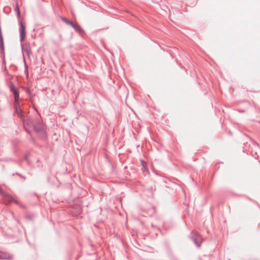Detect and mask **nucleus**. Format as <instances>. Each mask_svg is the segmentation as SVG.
<instances>
[{
    "mask_svg": "<svg viewBox=\"0 0 260 260\" xmlns=\"http://www.w3.org/2000/svg\"><path fill=\"white\" fill-rule=\"evenodd\" d=\"M34 131L38 136L42 139H45L47 137L45 125L42 121L39 119H35V124L33 127Z\"/></svg>",
    "mask_w": 260,
    "mask_h": 260,
    "instance_id": "obj_1",
    "label": "nucleus"
},
{
    "mask_svg": "<svg viewBox=\"0 0 260 260\" xmlns=\"http://www.w3.org/2000/svg\"><path fill=\"white\" fill-rule=\"evenodd\" d=\"M0 194L4 197L6 204L14 202L22 208H24V206L21 205L18 201L15 200L12 196L2 189H0Z\"/></svg>",
    "mask_w": 260,
    "mask_h": 260,
    "instance_id": "obj_2",
    "label": "nucleus"
},
{
    "mask_svg": "<svg viewBox=\"0 0 260 260\" xmlns=\"http://www.w3.org/2000/svg\"><path fill=\"white\" fill-rule=\"evenodd\" d=\"M190 238L198 247H200L202 242L201 236L195 231H192L189 236Z\"/></svg>",
    "mask_w": 260,
    "mask_h": 260,
    "instance_id": "obj_3",
    "label": "nucleus"
},
{
    "mask_svg": "<svg viewBox=\"0 0 260 260\" xmlns=\"http://www.w3.org/2000/svg\"><path fill=\"white\" fill-rule=\"evenodd\" d=\"M9 87L10 91L13 93L14 98V101H18L19 100V92L18 89L12 82H10Z\"/></svg>",
    "mask_w": 260,
    "mask_h": 260,
    "instance_id": "obj_4",
    "label": "nucleus"
},
{
    "mask_svg": "<svg viewBox=\"0 0 260 260\" xmlns=\"http://www.w3.org/2000/svg\"><path fill=\"white\" fill-rule=\"evenodd\" d=\"M20 41L22 42L25 37V26L21 20H19Z\"/></svg>",
    "mask_w": 260,
    "mask_h": 260,
    "instance_id": "obj_5",
    "label": "nucleus"
},
{
    "mask_svg": "<svg viewBox=\"0 0 260 260\" xmlns=\"http://www.w3.org/2000/svg\"><path fill=\"white\" fill-rule=\"evenodd\" d=\"M14 107L15 109V112L18 116L22 118L23 117L22 111L20 108V103L18 101H14Z\"/></svg>",
    "mask_w": 260,
    "mask_h": 260,
    "instance_id": "obj_6",
    "label": "nucleus"
},
{
    "mask_svg": "<svg viewBox=\"0 0 260 260\" xmlns=\"http://www.w3.org/2000/svg\"><path fill=\"white\" fill-rule=\"evenodd\" d=\"M35 124V120H34L31 118H27L25 121H24V125L27 126V127H34Z\"/></svg>",
    "mask_w": 260,
    "mask_h": 260,
    "instance_id": "obj_7",
    "label": "nucleus"
},
{
    "mask_svg": "<svg viewBox=\"0 0 260 260\" xmlns=\"http://www.w3.org/2000/svg\"><path fill=\"white\" fill-rule=\"evenodd\" d=\"M71 26L75 29V30L79 33H82L84 30L81 27V26L78 25V24L74 23L73 22V24L71 25Z\"/></svg>",
    "mask_w": 260,
    "mask_h": 260,
    "instance_id": "obj_8",
    "label": "nucleus"
},
{
    "mask_svg": "<svg viewBox=\"0 0 260 260\" xmlns=\"http://www.w3.org/2000/svg\"><path fill=\"white\" fill-rule=\"evenodd\" d=\"M10 258V255L3 251H0V259H7Z\"/></svg>",
    "mask_w": 260,
    "mask_h": 260,
    "instance_id": "obj_9",
    "label": "nucleus"
},
{
    "mask_svg": "<svg viewBox=\"0 0 260 260\" xmlns=\"http://www.w3.org/2000/svg\"><path fill=\"white\" fill-rule=\"evenodd\" d=\"M61 18L68 25L71 26L73 23V21L68 20L67 17H61Z\"/></svg>",
    "mask_w": 260,
    "mask_h": 260,
    "instance_id": "obj_10",
    "label": "nucleus"
},
{
    "mask_svg": "<svg viewBox=\"0 0 260 260\" xmlns=\"http://www.w3.org/2000/svg\"><path fill=\"white\" fill-rule=\"evenodd\" d=\"M24 67H25V72L28 74V66L25 62V59H24Z\"/></svg>",
    "mask_w": 260,
    "mask_h": 260,
    "instance_id": "obj_11",
    "label": "nucleus"
},
{
    "mask_svg": "<svg viewBox=\"0 0 260 260\" xmlns=\"http://www.w3.org/2000/svg\"><path fill=\"white\" fill-rule=\"evenodd\" d=\"M29 153H27L24 156V158L29 163V160H28V157H29Z\"/></svg>",
    "mask_w": 260,
    "mask_h": 260,
    "instance_id": "obj_12",
    "label": "nucleus"
},
{
    "mask_svg": "<svg viewBox=\"0 0 260 260\" xmlns=\"http://www.w3.org/2000/svg\"><path fill=\"white\" fill-rule=\"evenodd\" d=\"M24 128L25 131L28 134L30 133V131L28 129V127H27V126H25V125H24Z\"/></svg>",
    "mask_w": 260,
    "mask_h": 260,
    "instance_id": "obj_13",
    "label": "nucleus"
},
{
    "mask_svg": "<svg viewBox=\"0 0 260 260\" xmlns=\"http://www.w3.org/2000/svg\"><path fill=\"white\" fill-rule=\"evenodd\" d=\"M140 161H141V164L142 166L143 167H145V165L146 164V162L144 160H142V159H141Z\"/></svg>",
    "mask_w": 260,
    "mask_h": 260,
    "instance_id": "obj_14",
    "label": "nucleus"
},
{
    "mask_svg": "<svg viewBox=\"0 0 260 260\" xmlns=\"http://www.w3.org/2000/svg\"><path fill=\"white\" fill-rule=\"evenodd\" d=\"M16 175H17L20 176L21 178H23V179H26V177H25V176H23V175H21V174H19V173H16Z\"/></svg>",
    "mask_w": 260,
    "mask_h": 260,
    "instance_id": "obj_15",
    "label": "nucleus"
},
{
    "mask_svg": "<svg viewBox=\"0 0 260 260\" xmlns=\"http://www.w3.org/2000/svg\"><path fill=\"white\" fill-rule=\"evenodd\" d=\"M31 141H34V138H32V139H31Z\"/></svg>",
    "mask_w": 260,
    "mask_h": 260,
    "instance_id": "obj_16",
    "label": "nucleus"
}]
</instances>
